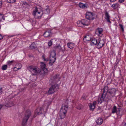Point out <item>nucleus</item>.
<instances>
[{
	"label": "nucleus",
	"instance_id": "nucleus-1",
	"mask_svg": "<svg viewBox=\"0 0 126 126\" xmlns=\"http://www.w3.org/2000/svg\"><path fill=\"white\" fill-rule=\"evenodd\" d=\"M30 71L32 74V77L33 75H36L40 72V69L37 67L34 66H31L29 68Z\"/></svg>",
	"mask_w": 126,
	"mask_h": 126
},
{
	"label": "nucleus",
	"instance_id": "nucleus-2",
	"mask_svg": "<svg viewBox=\"0 0 126 126\" xmlns=\"http://www.w3.org/2000/svg\"><path fill=\"white\" fill-rule=\"evenodd\" d=\"M30 111L29 110H27L22 120V124L23 126H25L26 125V123L31 115Z\"/></svg>",
	"mask_w": 126,
	"mask_h": 126
},
{
	"label": "nucleus",
	"instance_id": "nucleus-3",
	"mask_svg": "<svg viewBox=\"0 0 126 126\" xmlns=\"http://www.w3.org/2000/svg\"><path fill=\"white\" fill-rule=\"evenodd\" d=\"M107 91L108 86L105 87L103 89V91L102 94L101 96L98 97L97 100L98 104H101L103 102L105 98V95L106 94V92Z\"/></svg>",
	"mask_w": 126,
	"mask_h": 126
},
{
	"label": "nucleus",
	"instance_id": "nucleus-4",
	"mask_svg": "<svg viewBox=\"0 0 126 126\" xmlns=\"http://www.w3.org/2000/svg\"><path fill=\"white\" fill-rule=\"evenodd\" d=\"M56 52L54 50L50 51L49 56L50 62L49 63L50 65H52L53 63L55 62L56 59Z\"/></svg>",
	"mask_w": 126,
	"mask_h": 126
},
{
	"label": "nucleus",
	"instance_id": "nucleus-5",
	"mask_svg": "<svg viewBox=\"0 0 126 126\" xmlns=\"http://www.w3.org/2000/svg\"><path fill=\"white\" fill-rule=\"evenodd\" d=\"M77 24L78 26L82 27L85 26H87L89 24V22L85 19H82L80 21H78Z\"/></svg>",
	"mask_w": 126,
	"mask_h": 126
},
{
	"label": "nucleus",
	"instance_id": "nucleus-6",
	"mask_svg": "<svg viewBox=\"0 0 126 126\" xmlns=\"http://www.w3.org/2000/svg\"><path fill=\"white\" fill-rule=\"evenodd\" d=\"M40 12H38L37 7H36L35 10L33 12V14L35 18L37 19L40 18L43 14V13H42L41 15H40Z\"/></svg>",
	"mask_w": 126,
	"mask_h": 126
},
{
	"label": "nucleus",
	"instance_id": "nucleus-7",
	"mask_svg": "<svg viewBox=\"0 0 126 126\" xmlns=\"http://www.w3.org/2000/svg\"><path fill=\"white\" fill-rule=\"evenodd\" d=\"M116 91V89L114 88H112L108 90V91L106 92V94H110L109 97L111 98L115 95Z\"/></svg>",
	"mask_w": 126,
	"mask_h": 126
},
{
	"label": "nucleus",
	"instance_id": "nucleus-8",
	"mask_svg": "<svg viewBox=\"0 0 126 126\" xmlns=\"http://www.w3.org/2000/svg\"><path fill=\"white\" fill-rule=\"evenodd\" d=\"M98 43L97 44V48L99 49L101 48L104 44L105 42L103 40H98Z\"/></svg>",
	"mask_w": 126,
	"mask_h": 126
},
{
	"label": "nucleus",
	"instance_id": "nucleus-9",
	"mask_svg": "<svg viewBox=\"0 0 126 126\" xmlns=\"http://www.w3.org/2000/svg\"><path fill=\"white\" fill-rule=\"evenodd\" d=\"M86 17L87 19L89 20H93L94 19L93 13L90 12L86 13Z\"/></svg>",
	"mask_w": 126,
	"mask_h": 126
},
{
	"label": "nucleus",
	"instance_id": "nucleus-10",
	"mask_svg": "<svg viewBox=\"0 0 126 126\" xmlns=\"http://www.w3.org/2000/svg\"><path fill=\"white\" fill-rule=\"evenodd\" d=\"M43 109L41 108H38L35 111V114L37 115H39L43 113Z\"/></svg>",
	"mask_w": 126,
	"mask_h": 126
},
{
	"label": "nucleus",
	"instance_id": "nucleus-11",
	"mask_svg": "<svg viewBox=\"0 0 126 126\" xmlns=\"http://www.w3.org/2000/svg\"><path fill=\"white\" fill-rule=\"evenodd\" d=\"M56 85H54L51 86L48 91V93L49 94H51L55 91V89L56 88Z\"/></svg>",
	"mask_w": 126,
	"mask_h": 126
},
{
	"label": "nucleus",
	"instance_id": "nucleus-12",
	"mask_svg": "<svg viewBox=\"0 0 126 126\" xmlns=\"http://www.w3.org/2000/svg\"><path fill=\"white\" fill-rule=\"evenodd\" d=\"M60 78L59 75H56L54 76L53 78L51 79L53 80V82L55 83H57L58 81H59V78Z\"/></svg>",
	"mask_w": 126,
	"mask_h": 126
},
{
	"label": "nucleus",
	"instance_id": "nucleus-13",
	"mask_svg": "<svg viewBox=\"0 0 126 126\" xmlns=\"http://www.w3.org/2000/svg\"><path fill=\"white\" fill-rule=\"evenodd\" d=\"M68 107L67 105L63 104L60 111H62L63 112L66 113L68 110Z\"/></svg>",
	"mask_w": 126,
	"mask_h": 126
},
{
	"label": "nucleus",
	"instance_id": "nucleus-14",
	"mask_svg": "<svg viewBox=\"0 0 126 126\" xmlns=\"http://www.w3.org/2000/svg\"><path fill=\"white\" fill-rule=\"evenodd\" d=\"M96 103V101H94L93 103H90L89 106L90 110H93L95 108V105Z\"/></svg>",
	"mask_w": 126,
	"mask_h": 126
},
{
	"label": "nucleus",
	"instance_id": "nucleus-15",
	"mask_svg": "<svg viewBox=\"0 0 126 126\" xmlns=\"http://www.w3.org/2000/svg\"><path fill=\"white\" fill-rule=\"evenodd\" d=\"M21 6L24 8H28L30 7V5L26 2L22 1L21 3Z\"/></svg>",
	"mask_w": 126,
	"mask_h": 126
},
{
	"label": "nucleus",
	"instance_id": "nucleus-16",
	"mask_svg": "<svg viewBox=\"0 0 126 126\" xmlns=\"http://www.w3.org/2000/svg\"><path fill=\"white\" fill-rule=\"evenodd\" d=\"M103 31V30L102 28H98L96 30V34L99 36H100V35L102 34Z\"/></svg>",
	"mask_w": 126,
	"mask_h": 126
},
{
	"label": "nucleus",
	"instance_id": "nucleus-17",
	"mask_svg": "<svg viewBox=\"0 0 126 126\" xmlns=\"http://www.w3.org/2000/svg\"><path fill=\"white\" fill-rule=\"evenodd\" d=\"M117 115L121 116L124 114V110L120 108L118 109V110L116 113Z\"/></svg>",
	"mask_w": 126,
	"mask_h": 126
},
{
	"label": "nucleus",
	"instance_id": "nucleus-18",
	"mask_svg": "<svg viewBox=\"0 0 126 126\" xmlns=\"http://www.w3.org/2000/svg\"><path fill=\"white\" fill-rule=\"evenodd\" d=\"M105 19L108 22L110 23V17L108 13L107 12H106L105 13Z\"/></svg>",
	"mask_w": 126,
	"mask_h": 126
},
{
	"label": "nucleus",
	"instance_id": "nucleus-19",
	"mask_svg": "<svg viewBox=\"0 0 126 126\" xmlns=\"http://www.w3.org/2000/svg\"><path fill=\"white\" fill-rule=\"evenodd\" d=\"M91 37L89 35H86L83 38V40L84 42H87L91 40Z\"/></svg>",
	"mask_w": 126,
	"mask_h": 126
},
{
	"label": "nucleus",
	"instance_id": "nucleus-20",
	"mask_svg": "<svg viewBox=\"0 0 126 126\" xmlns=\"http://www.w3.org/2000/svg\"><path fill=\"white\" fill-rule=\"evenodd\" d=\"M54 51H61L62 49V47L60 45H56L55 46H54Z\"/></svg>",
	"mask_w": 126,
	"mask_h": 126
},
{
	"label": "nucleus",
	"instance_id": "nucleus-21",
	"mask_svg": "<svg viewBox=\"0 0 126 126\" xmlns=\"http://www.w3.org/2000/svg\"><path fill=\"white\" fill-rule=\"evenodd\" d=\"M41 69L44 72L47 71V69L46 68V65L44 62H41Z\"/></svg>",
	"mask_w": 126,
	"mask_h": 126
},
{
	"label": "nucleus",
	"instance_id": "nucleus-22",
	"mask_svg": "<svg viewBox=\"0 0 126 126\" xmlns=\"http://www.w3.org/2000/svg\"><path fill=\"white\" fill-rule=\"evenodd\" d=\"M66 113L63 112L62 111H60L59 116L61 119L64 118L65 116Z\"/></svg>",
	"mask_w": 126,
	"mask_h": 126
},
{
	"label": "nucleus",
	"instance_id": "nucleus-23",
	"mask_svg": "<svg viewBox=\"0 0 126 126\" xmlns=\"http://www.w3.org/2000/svg\"><path fill=\"white\" fill-rule=\"evenodd\" d=\"M87 5L86 4H84L80 2L79 4V6L81 8L83 9L86 8L87 7Z\"/></svg>",
	"mask_w": 126,
	"mask_h": 126
},
{
	"label": "nucleus",
	"instance_id": "nucleus-24",
	"mask_svg": "<svg viewBox=\"0 0 126 126\" xmlns=\"http://www.w3.org/2000/svg\"><path fill=\"white\" fill-rule=\"evenodd\" d=\"M119 108H117L114 105L112 109L111 113L113 114L115 113H116L118 110V109Z\"/></svg>",
	"mask_w": 126,
	"mask_h": 126
},
{
	"label": "nucleus",
	"instance_id": "nucleus-25",
	"mask_svg": "<svg viewBox=\"0 0 126 126\" xmlns=\"http://www.w3.org/2000/svg\"><path fill=\"white\" fill-rule=\"evenodd\" d=\"M96 122L98 125H100L102 124L103 120L101 118H99L96 120Z\"/></svg>",
	"mask_w": 126,
	"mask_h": 126
},
{
	"label": "nucleus",
	"instance_id": "nucleus-26",
	"mask_svg": "<svg viewBox=\"0 0 126 126\" xmlns=\"http://www.w3.org/2000/svg\"><path fill=\"white\" fill-rule=\"evenodd\" d=\"M98 40L95 38L92 39L91 44L92 45H96L98 43Z\"/></svg>",
	"mask_w": 126,
	"mask_h": 126
},
{
	"label": "nucleus",
	"instance_id": "nucleus-27",
	"mask_svg": "<svg viewBox=\"0 0 126 126\" xmlns=\"http://www.w3.org/2000/svg\"><path fill=\"white\" fill-rule=\"evenodd\" d=\"M67 46L68 48L72 49L74 47L75 44L73 43H67Z\"/></svg>",
	"mask_w": 126,
	"mask_h": 126
},
{
	"label": "nucleus",
	"instance_id": "nucleus-28",
	"mask_svg": "<svg viewBox=\"0 0 126 126\" xmlns=\"http://www.w3.org/2000/svg\"><path fill=\"white\" fill-rule=\"evenodd\" d=\"M119 6V4L118 3H116L112 4L111 7L113 9H116L118 8Z\"/></svg>",
	"mask_w": 126,
	"mask_h": 126
},
{
	"label": "nucleus",
	"instance_id": "nucleus-29",
	"mask_svg": "<svg viewBox=\"0 0 126 126\" xmlns=\"http://www.w3.org/2000/svg\"><path fill=\"white\" fill-rule=\"evenodd\" d=\"M50 34V32L46 31L44 33V35L45 37H47L49 36Z\"/></svg>",
	"mask_w": 126,
	"mask_h": 126
},
{
	"label": "nucleus",
	"instance_id": "nucleus-30",
	"mask_svg": "<svg viewBox=\"0 0 126 126\" xmlns=\"http://www.w3.org/2000/svg\"><path fill=\"white\" fill-rule=\"evenodd\" d=\"M44 12L45 14L49 13L50 12V10L49 7H47L44 11Z\"/></svg>",
	"mask_w": 126,
	"mask_h": 126
},
{
	"label": "nucleus",
	"instance_id": "nucleus-31",
	"mask_svg": "<svg viewBox=\"0 0 126 126\" xmlns=\"http://www.w3.org/2000/svg\"><path fill=\"white\" fill-rule=\"evenodd\" d=\"M5 18L4 17V15L2 14H0V22H2L4 20Z\"/></svg>",
	"mask_w": 126,
	"mask_h": 126
},
{
	"label": "nucleus",
	"instance_id": "nucleus-32",
	"mask_svg": "<svg viewBox=\"0 0 126 126\" xmlns=\"http://www.w3.org/2000/svg\"><path fill=\"white\" fill-rule=\"evenodd\" d=\"M13 105V104L12 102H10L8 103H7L5 105V106L7 107H10Z\"/></svg>",
	"mask_w": 126,
	"mask_h": 126
},
{
	"label": "nucleus",
	"instance_id": "nucleus-33",
	"mask_svg": "<svg viewBox=\"0 0 126 126\" xmlns=\"http://www.w3.org/2000/svg\"><path fill=\"white\" fill-rule=\"evenodd\" d=\"M15 66L18 68V69H19L21 68L22 65L20 63H17L16 64Z\"/></svg>",
	"mask_w": 126,
	"mask_h": 126
},
{
	"label": "nucleus",
	"instance_id": "nucleus-34",
	"mask_svg": "<svg viewBox=\"0 0 126 126\" xmlns=\"http://www.w3.org/2000/svg\"><path fill=\"white\" fill-rule=\"evenodd\" d=\"M7 65H3L2 66L1 69L3 70H5L7 69Z\"/></svg>",
	"mask_w": 126,
	"mask_h": 126
},
{
	"label": "nucleus",
	"instance_id": "nucleus-35",
	"mask_svg": "<svg viewBox=\"0 0 126 126\" xmlns=\"http://www.w3.org/2000/svg\"><path fill=\"white\" fill-rule=\"evenodd\" d=\"M7 2L10 3H13L15 2V0H5Z\"/></svg>",
	"mask_w": 126,
	"mask_h": 126
},
{
	"label": "nucleus",
	"instance_id": "nucleus-36",
	"mask_svg": "<svg viewBox=\"0 0 126 126\" xmlns=\"http://www.w3.org/2000/svg\"><path fill=\"white\" fill-rule=\"evenodd\" d=\"M42 58L45 61H48V58H45V55H43L42 56Z\"/></svg>",
	"mask_w": 126,
	"mask_h": 126
},
{
	"label": "nucleus",
	"instance_id": "nucleus-37",
	"mask_svg": "<svg viewBox=\"0 0 126 126\" xmlns=\"http://www.w3.org/2000/svg\"><path fill=\"white\" fill-rule=\"evenodd\" d=\"M14 62V60H12L11 61H8L7 62V64L9 65H11Z\"/></svg>",
	"mask_w": 126,
	"mask_h": 126
},
{
	"label": "nucleus",
	"instance_id": "nucleus-38",
	"mask_svg": "<svg viewBox=\"0 0 126 126\" xmlns=\"http://www.w3.org/2000/svg\"><path fill=\"white\" fill-rule=\"evenodd\" d=\"M76 108L77 109H78L80 110L82 109V108H83V107L81 105H79L78 106H77V107Z\"/></svg>",
	"mask_w": 126,
	"mask_h": 126
},
{
	"label": "nucleus",
	"instance_id": "nucleus-39",
	"mask_svg": "<svg viewBox=\"0 0 126 126\" xmlns=\"http://www.w3.org/2000/svg\"><path fill=\"white\" fill-rule=\"evenodd\" d=\"M52 45V42L51 40H50L48 42V45L49 46H50Z\"/></svg>",
	"mask_w": 126,
	"mask_h": 126
},
{
	"label": "nucleus",
	"instance_id": "nucleus-40",
	"mask_svg": "<svg viewBox=\"0 0 126 126\" xmlns=\"http://www.w3.org/2000/svg\"><path fill=\"white\" fill-rule=\"evenodd\" d=\"M119 26H120V28H121V29L122 30V31H124V29L123 26L121 24H120Z\"/></svg>",
	"mask_w": 126,
	"mask_h": 126
},
{
	"label": "nucleus",
	"instance_id": "nucleus-41",
	"mask_svg": "<svg viewBox=\"0 0 126 126\" xmlns=\"http://www.w3.org/2000/svg\"><path fill=\"white\" fill-rule=\"evenodd\" d=\"M18 70L19 69H18V68L16 66L14 68V70L15 71H16Z\"/></svg>",
	"mask_w": 126,
	"mask_h": 126
},
{
	"label": "nucleus",
	"instance_id": "nucleus-42",
	"mask_svg": "<svg viewBox=\"0 0 126 126\" xmlns=\"http://www.w3.org/2000/svg\"><path fill=\"white\" fill-rule=\"evenodd\" d=\"M122 124L123 126H126V124L125 122L123 121L122 123Z\"/></svg>",
	"mask_w": 126,
	"mask_h": 126
},
{
	"label": "nucleus",
	"instance_id": "nucleus-43",
	"mask_svg": "<svg viewBox=\"0 0 126 126\" xmlns=\"http://www.w3.org/2000/svg\"><path fill=\"white\" fill-rule=\"evenodd\" d=\"M125 0H119V1L120 3H121L124 2Z\"/></svg>",
	"mask_w": 126,
	"mask_h": 126
},
{
	"label": "nucleus",
	"instance_id": "nucleus-44",
	"mask_svg": "<svg viewBox=\"0 0 126 126\" xmlns=\"http://www.w3.org/2000/svg\"><path fill=\"white\" fill-rule=\"evenodd\" d=\"M2 92V88L1 87H0V94H1Z\"/></svg>",
	"mask_w": 126,
	"mask_h": 126
},
{
	"label": "nucleus",
	"instance_id": "nucleus-45",
	"mask_svg": "<svg viewBox=\"0 0 126 126\" xmlns=\"http://www.w3.org/2000/svg\"><path fill=\"white\" fill-rule=\"evenodd\" d=\"M117 0H110V1L111 2H113Z\"/></svg>",
	"mask_w": 126,
	"mask_h": 126
},
{
	"label": "nucleus",
	"instance_id": "nucleus-46",
	"mask_svg": "<svg viewBox=\"0 0 126 126\" xmlns=\"http://www.w3.org/2000/svg\"><path fill=\"white\" fill-rule=\"evenodd\" d=\"M3 37L2 36V35L0 34V40L3 39Z\"/></svg>",
	"mask_w": 126,
	"mask_h": 126
},
{
	"label": "nucleus",
	"instance_id": "nucleus-47",
	"mask_svg": "<svg viewBox=\"0 0 126 126\" xmlns=\"http://www.w3.org/2000/svg\"><path fill=\"white\" fill-rule=\"evenodd\" d=\"M2 4V1L1 0H0V6Z\"/></svg>",
	"mask_w": 126,
	"mask_h": 126
},
{
	"label": "nucleus",
	"instance_id": "nucleus-48",
	"mask_svg": "<svg viewBox=\"0 0 126 126\" xmlns=\"http://www.w3.org/2000/svg\"><path fill=\"white\" fill-rule=\"evenodd\" d=\"M30 48H34V47H33L32 46V45H31V46H30Z\"/></svg>",
	"mask_w": 126,
	"mask_h": 126
},
{
	"label": "nucleus",
	"instance_id": "nucleus-49",
	"mask_svg": "<svg viewBox=\"0 0 126 126\" xmlns=\"http://www.w3.org/2000/svg\"><path fill=\"white\" fill-rule=\"evenodd\" d=\"M50 102H49L48 103V106L49 105V104H50Z\"/></svg>",
	"mask_w": 126,
	"mask_h": 126
},
{
	"label": "nucleus",
	"instance_id": "nucleus-50",
	"mask_svg": "<svg viewBox=\"0 0 126 126\" xmlns=\"http://www.w3.org/2000/svg\"><path fill=\"white\" fill-rule=\"evenodd\" d=\"M65 104H67V101H66L65 102Z\"/></svg>",
	"mask_w": 126,
	"mask_h": 126
},
{
	"label": "nucleus",
	"instance_id": "nucleus-51",
	"mask_svg": "<svg viewBox=\"0 0 126 126\" xmlns=\"http://www.w3.org/2000/svg\"><path fill=\"white\" fill-rule=\"evenodd\" d=\"M13 36H14V35H12L11 36V37H13Z\"/></svg>",
	"mask_w": 126,
	"mask_h": 126
},
{
	"label": "nucleus",
	"instance_id": "nucleus-52",
	"mask_svg": "<svg viewBox=\"0 0 126 126\" xmlns=\"http://www.w3.org/2000/svg\"><path fill=\"white\" fill-rule=\"evenodd\" d=\"M47 7H48V6H47Z\"/></svg>",
	"mask_w": 126,
	"mask_h": 126
}]
</instances>
